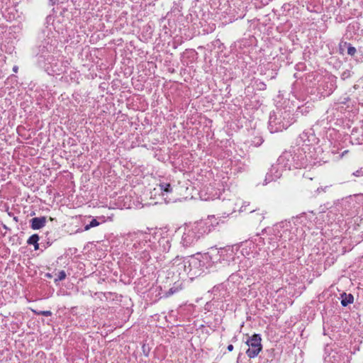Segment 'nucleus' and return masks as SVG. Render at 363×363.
Listing matches in <instances>:
<instances>
[{"instance_id": "nucleus-1", "label": "nucleus", "mask_w": 363, "mask_h": 363, "mask_svg": "<svg viewBox=\"0 0 363 363\" xmlns=\"http://www.w3.org/2000/svg\"><path fill=\"white\" fill-rule=\"evenodd\" d=\"M279 164L286 169H300L307 164L305 152L297 148L293 151L284 152L278 159Z\"/></svg>"}, {"instance_id": "nucleus-2", "label": "nucleus", "mask_w": 363, "mask_h": 363, "mask_svg": "<svg viewBox=\"0 0 363 363\" xmlns=\"http://www.w3.org/2000/svg\"><path fill=\"white\" fill-rule=\"evenodd\" d=\"M261 341L262 338L259 334H254L248 337L246 344L249 348L247 350L246 354L249 358H255L262 351V345Z\"/></svg>"}, {"instance_id": "nucleus-3", "label": "nucleus", "mask_w": 363, "mask_h": 363, "mask_svg": "<svg viewBox=\"0 0 363 363\" xmlns=\"http://www.w3.org/2000/svg\"><path fill=\"white\" fill-rule=\"evenodd\" d=\"M293 121H282L281 118H280L278 113H271L269 119V128L271 133H276L282 131L288 128L291 124Z\"/></svg>"}, {"instance_id": "nucleus-4", "label": "nucleus", "mask_w": 363, "mask_h": 363, "mask_svg": "<svg viewBox=\"0 0 363 363\" xmlns=\"http://www.w3.org/2000/svg\"><path fill=\"white\" fill-rule=\"evenodd\" d=\"M199 239L196 234V232L194 230L191 226L185 228L184 232L182 238V244L184 247H189L193 245Z\"/></svg>"}, {"instance_id": "nucleus-5", "label": "nucleus", "mask_w": 363, "mask_h": 363, "mask_svg": "<svg viewBox=\"0 0 363 363\" xmlns=\"http://www.w3.org/2000/svg\"><path fill=\"white\" fill-rule=\"evenodd\" d=\"M211 225L212 223L209 220H202L194 223L192 227L200 238L201 236L209 233L212 230L211 228Z\"/></svg>"}, {"instance_id": "nucleus-6", "label": "nucleus", "mask_w": 363, "mask_h": 363, "mask_svg": "<svg viewBox=\"0 0 363 363\" xmlns=\"http://www.w3.org/2000/svg\"><path fill=\"white\" fill-rule=\"evenodd\" d=\"M279 165L280 164H279V163L277 164L272 165L269 171L266 174L263 184L264 185H266L268 183L280 178L281 176V171L279 169Z\"/></svg>"}, {"instance_id": "nucleus-7", "label": "nucleus", "mask_w": 363, "mask_h": 363, "mask_svg": "<svg viewBox=\"0 0 363 363\" xmlns=\"http://www.w3.org/2000/svg\"><path fill=\"white\" fill-rule=\"evenodd\" d=\"M46 220L45 216L35 217L30 220V227L33 230L40 229L45 225Z\"/></svg>"}, {"instance_id": "nucleus-8", "label": "nucleus", "mask_w": 363, "mask_h": 363, "mask_svg": "<svg viewBox=\"0 0 363 363\" xmlns=\"http://www.w3.org/2000/svg\"><path fill=\"white\" fill-rule=\"evenodd\" d=\"M354 301V297L351 294H347L344 293L342 295L341 304L343 306H347L348 304L352 303Z\"/></svg>"}, {"instance_id": "nucleus-9", "label": "nucleus", "mask_w": 363, "mask_h": 363, "mask_svg": "<svg viewBox=\"0 0 363 363\" xmlns=\"http://www.w3.org/2000/svg\"><path fill=\"white\" fill-rule=\"evenodd\" d=\"M284 228V223H279V224L275 225L274 226V228H273V230H274V233H275V235H276L277 237L280 238H283V237H284V233H286V231H287V230H284V231L283 232V233H281L280 232V229H281V228Z\"/></svg>"}, {"instance_id": "nucleus-10", "label": "nucleus", "mask_w": 363, "mask_h": 363, "mask_svg": "<svg viewBox=\"0 0 363 363\" xmlns=\"http://www.w3.org/2000/svg\"><path fill=\"white\" fill-rule=\"evenodd\" d=\"M278 114L280 118H281L282 121H291L293 123L294 122V118L289 111H284L280 113L279 112Z\"/></svg>"}, {"instance_id": "nucleus-11", "label": "nucleus", "mask_w": 363, "mask_h": 363, "mask_svg": "<svg viewBox=\"0 0 363 363\" xmlns=\"http://www.w3.org/2000/svg\"><path fill=\"white\" fill-rule=\"evenodd\" d=\"M159 186L162 192L169 193L172 191V186L169 183H160Z\"/></svg>"}, {"instance_id": "nucleus-12", "label": "nucleus", "mask_w": 363, "mask_h": 363, "mask_svg": "<svg viewBox=\"0 0 363 363\" xmlns=\"http://www.w3.org/2000/svg\"><path fill=\"white\" fill-rule=\"evenodd\" d=\"M39 236L37 234H33L27 240V243L28 245H33V244H37V242L39 241Z\"/></svg>"}, {"instance_id": "nucleus-13", "label": "nucleus", "mask_w": 363, "mask_h": 363, "mask_svg": "<svg viewBox=\"0 0 363 363\" xmlns=\"http://www.w3.org/2000/svg\"><path fill=\"white\" fill-rule=\"evenodd\" d=\"M205 220H209L212 223V225L211 226V230L218 224V221L217 220V218H216L214 216H209Z\"/></svg>"}, {"instance_id": "nucleus-14", "label": "nucleus", "mask_w": 363, "mask_h": 363, "mask_svg": "<svg viewBox=\"0 0 363 363\" xmlns=\"http://www.w3.org/2000/svg\"><path fill=\"white\" fill-rule=\"evenodd\" d=\"M99 223L96 219H92L89 224L84 226L85 230H89L90 228L98 226Z\"/></svg>"}, {"instance_id": "nucleus-15", "label": "nucleus", "mask_w": 363, "mask_h": 363, "mask_svg": "<svg viewBox=\"0 0 363 363\" xmlns=\"http://www.w3.org/2000/svg\"><path fill=\"white\" fill-rule=\"evenodd\" d=\"M160 244H163L164 250H169L170 248V244L169 241L164 238H162L160 240Z\"/></svg>"}, {"instance_id": "nucleus-16", "label": "nucleus", "mask_w": 363, "mask_h": 363, "mask_svg": "<svg viewBox=\"0 0 363 363\" xmlns=\"http://www.w3.org/2000/svg\"><path fill=\"white\" fill-rule=\"evenodd\" d=\"M66 278V273L65 271L62 270L58 272L57 278L55 279V281H62Z\"/></svg>"}, {"instance_id": "nucleus-17", "label": "nucleus", "mask_w": 363, "mask_h": 363, "mask_svg": "<svg viewBox=\"0 0 363 363\" xmlns=\"http://www.w3.org/2000/svg\"><path fill=\"white\" fill-rule=\"evenodd\" d=\"M356 53V48L351 45H349L347 48V54L350 55H354Z\"/></svg>"}, {"instance_id": "nucleus-18", "label": "nucleus", "mask_w": 363, "mask_h": 363, "mask_svg": "<svg viewBox=\"0 0 363 363\" xmlns=\"http://www.w3.org/2000/svg\"><path fill=\"white\" fill-rule=\"evenodd\" d=\"M329 186H320V187H318L315 192L319 194L321 192H326L327 190L329 189Z\"/></svg>"}, {"instance_id": "nucleus-19", "label": "nucleus", "mask_w": 363, "mask_h": 363, "mask_svg": "<svg viewBox=\"0 0 363 363\" xmlns=\"http://www.w3.org/2000/svg\"><path fill=\"white\" fill-rule=\"evenodd\" d=\"M39 315H43L44 316H50L52 315V312L50 311H43L38 313Z\"/></svg>"}, {"instance_id": "nucleus-20", "label": "nucleus", "mask_w": 363, "mask_h": 363, "mask_svg": "<svg viewBox=\"0 0 363 363\" xmlns=\"http://www.w3.org/2000/svg\"><path fill=\"white\" fill-rule=\"evenodd\" d=\"M353 175L356 177H362L363 176V167L360 168L359 169L357 170L353 173Z\"/></svg>"}, {"instance_id": "nucleus-21", "label": "nucleus", "mask_w": 363, "mask_h": 363, "mask_svg": "<svg viewBox=\"0 0 363 363\" xmlns=\"http://www.w3.org/2000/svg\"><path fill=\"white\" fill-rule=\"evenodd\" d=\"M227 349H228V350L229 352L233 351V345H229L228 346Z\"/></svg>"}, {"instance_id": "nucleus-22", "label": "nucleus", "mask_w": 363, "mask_h": 363, "mask_svg": "<svg viewBox=\"0 0 363 363\" xmlns=\"http://www.w3.org/2000/svg\"><path fill=\"white\" fill-rule=\"evenodd\" d=\"M33 245L34 246V248H35V250L39 249L38 242H37V244H33Z\"/></svg>"}, {"instance_id": "nucleus-23", "label": "nucleus", "mask_w": 363, "mask_h": 363, "mask_svg": "<svg viewBox=\"0 0 363 363\" xmlns=\"http://www.w3.org/2000/svg\"><path fill=\"white\" fill-rule=\"evenodd\" d=\"M44 48H45L48 51H50L52 49V45L50 46H43Z\"/></svg>"}, {"instance_id": "nucleus-24", "label": "nucleus", "mask_w": 363, "mask_h": 363, "mask_svg": "<svg viewBox=\"0 0 363 363\" xmlns=\"http://www.w3.org/2000/svg\"><path fill=\"white\" fill-rule=\"evenodd\" d=\"M13 71L14 72H16L18 71V67H16V66L13 67Z\"/></svg>"}, {"instance_id": "nucleus-25", "label": "nucleus", "mask_w": 363, "mask_h": 363, "mask_svg": "<svg viewBox=\"0 0 363 363\" xmlns=\"http://www.w3.org/2000/svg\"><path fill=\"white\" fill-rule=\"evenodd\" d=\"M50 1H52L53 3H55L56 0H50Z\"/></svg>"}]
</instances>
